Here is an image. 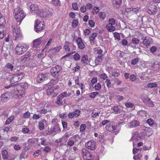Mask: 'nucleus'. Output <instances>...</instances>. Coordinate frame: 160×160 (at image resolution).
<instances>
[{
  "instance_id": "61",
  "label": "nucleus",
  "mask_w": 160,
  "mask_h": 160,
  "mask_svg": "<svg viewBox=\"0 0 160 160\" xmlns=\"http://www.w3.org/2000/svg\"><path fill=\"white\" fill-rule=\"evenodd\" d=\"M41 141V144L44 146L47 145L48 143L46 142V140L43 138H41L40 139Z\"/></svg>"
},
{
  "instance_id": "63",
  "label": "nucleus",
  "mask_w": 160,
  "mask_h": 160,
  "mask_svg": "<svg viewBox=\"0 0 160 160\" xmlns=\"http://www.w3.org/2000/svg\"><path fill=\"white\" fill-rule=\"evenodd\" d=\"M114 37L115 38L118 40H120V37L119 34L117 32H115L114 33Z\"/></svg>"
},
{
  "instance_id": "12",
  "label": "nucleus",
  "mask_w": 160,
  "mask_h": 160,
  "mask_svg": "<svg viewBox=\"0 0 160 160\" xmlns=\"http://www.w3.org/2000/svg\"><path fill=\"white\" fill-rule=\"evenodd\" d=\"M96 143L93 140H91L85 143V146L88 149L93 150L96 148Z\"/></svg>"
},
{
  "instance_id": "22",
  "label": "nucleus",
  "mask_w": 160,
  "mask_h": 160,
  "mask_svg": "<svg viewBox=\"0 0 160 160\" xmlns=\"http://www.w3.org/2000/svg\"><path fill=\"white\" fill-rule=\"evenodd\" d=\"M2 155L3 159L7 160L9 158V154L7 150L4 149L1 152Z\"/></svg>"
},
{
  "instance_id": "56",
  "label": "nucleus",
  "mask_w": 160,
  "mask_h": 160,
  "mask_svg": "<svg viewBox=\"0 0 160 160\" xmlns=\"http://www.w3.org/2000/svg\"><path fill=\"white\" fill-rule=\"evenodd\" d=\"M98 94L99 93L98 92H93L91 93L90 95H89V97L90 98H93Z\"/></svg>"
},
{
  "instance_id": "15",
  "label": "nucleus",
  "mask_w": 160,
  "mask_h": 160,
  "mask_svg": "<svg viewBox=\"0 0 160 160\" xmlns=\"http://www.w3.org/2000/svg\"><path fill=\"white\" fill-rule=\"evenodd\" d=\"M116 127L115 126H112V124H108L106 126V129L108 131L111 132L112 133L117 134L118 132V131L116 130Z\"/></svg>"
},
{
  "instance_id": "34",
  "label": "nucleus",
  "mask_w": 160,
  "mask_h": 160,
  "mask_svg": "<svg viewBox=\"0 0 160 160\" xmlns=\"http://www.w3.org/2000/svg\"><path fill=\"white\" fill-rule=\"evenodd\" d=\"M119 70H115L112 72V75L114 77H118L120 74Z\"/></svg>"
},
{
  "instance_id": "42",
  "label": "nucleus",
  "mask_w": 160,
  "mask_h": 160,
  "mask_svg": "<svg viewBox=\"0 0 160 160\" xmlns=\"http://www.w3.org/2000/svg\"><path fill=\"white\" fill-rule=\"evenodd\" d=\"M52 3L55 6H60V2L59 0H52Z\"/></svg>"
},
{
  "instance_id": "6",
  "label": "nucleus",
  "mask_w": 160,
  "mask_h": 160,
  "mask_svg": "<svg viewBox=\"0 0 160 160\" xmlns=\"http://www.w3.org/2000/svg\"><path fill=\"white\" fill-rule=\"evenodd\" d=\"M25 73L23 72H19L14 74L11 79V82L12 83L17 82L21 80L24 77Z\"/></svg>"
},
{
  "instance_id": "64",
  "label": "nucleus",
  "mask_w": 160,
  "mask_h": 160,
  "mask_svg": "<svg viewBox=\"0 0 160 160\" xmlns=\"http://www.w3.org/2000/svg\"><path fill=\"white\" fill-rule=\"evenodd\" d=\"M156 63L157 65L156 68H158L157 69V72L160 73V62L157 61Z\"/></svg>"
},
{
  "instance_id": "51",
  "label": "nucleus",
  "mask_w": 160,
  "mask_h": 160,
  "mask_svg": "<svg viewBox=\"0 0 160 160\" xmlns=\"http://www.w3.org/2000/svg\"><path fill=\"white\" fill-rule=\"evenodd\" d=\"M114 81L118 85L121 84L122 82V81L118 78H115L114 79Z\"/></svg>"
},
{
  "instance_id": "50",
  "label": "nucleus",
  "mask_w": 160,
  "mask_h": 160,
  "mask_svg": "<svg viewBox=\"0 0 160 160\" xmlns=\"http://www.w3.org/2000/svg\"><path fill=\"white\" fill-rule=\"evenodd\" d=\"M41 153V150H38L35 151L33 154V156L34 157H38Z\"/></svg>"
},
{
  "instance_id": "33",
  "label": "nucleus",
  "mask_w": 160,
  "mask_h": 160,
  "mask_svg": "<svg viewBox=\"0 0 160 160\" xmlns=\"http://www.w3.org/2000/svg\"><path fill=\"white\" fill-rule=\"evenodd\" d=\"M30 113L28 111H27L23 114L22 118L24 119H27L30 117Z\"/></svg>"
},
{
  "instance_id": "40",
  "label": "nucleus",
  "mask_w": 160,
  "mask_h": 160,
  "mask_svg": "<svg viewBox=\"0 0 160 160\" xmlns=\"http://www.w3.org/2000/svg\"><path fill=\"white\" fill-rule=\"evenodd\" d=\"M132 138L130 139V141L132 140H135L136 141V140L137 139V137L138 136V133L137 132H136L132 133Z\"/></svg>"
},
{
  "instance_id": "32",
  "label": "nucleus",
  "mask_w": 160,
  "mask_h": 160,
  "mask_svg": "<svg viewBox=\"0 0 160 160\" xmlns=\"http://www.w3.org/2000/svg\"><path fill=\"white\" fill-rule=\"evenodd\" d=\"M54 133L57 132L59 131L60 130V128L59 127V124H56L52 128Z\"/></svg>"
},
{
  "instance_id": "53",
  "label": "nucleus",
  "mask_w": 160,
  "mask_h": 160,
  "mask_svg": "<svg viewBox=\"0 0 160 160\" xmlns=\"http://www.w3.org/2000/svg\"><path fill=\"white\" fill-rule=\"evenodd\" d=\"M74 59L76 61H78L80 59V56L78 53L75 54L73 56Z\"/></svg>"
},
{
  "instance_id": "13",
  "label": "nucleus",
  "mask_w": 160,
  "mask_h": 160,
  "mask_svg": "<svg viewBox=\"0 0 160 160\" xmlns=\"http://www.w3.org/2000/svg\"><path fill=\"white\" fill-rule=\"evenodd\" d=\"M48 74L47 73L39 74L37 78V80L38 82L40 83L47 80L48 78Z\"/></svg>"
},
{
  "instance_id": "29",
  "label": "nucleus",
  "mask_w": 160,
  "mask_h": 160,
  "mask_svg": "<svg viewBox=\"0 0 160 160\" xmlns=\"http://www.w3.org/2000/svg\"><path fill=\"white\" fill-rule=\"evenodd\" d=\"M46 122V121H43L42 122H38L39 128L40 130L44 129L45 127L44 122Z\"/></svg>"
},
{
  "instance_id": "25",
  "label": "nucleus",
  "mask_w": 160,
  "mask_h": 160,
  "mask_svg": "<svg viewBox=\"0 0 160 160\" xmlns=\"http://www.w3.org/2000/svg\"><path fill=\"white\" fill-rule=\"evenodd\" d=\"M106 28L109 32L114 31L116 29L115 27L113 25L108 24L106 25Z\"/></svg>"
},
{
  "instance_id": "57",
  "label": "nucleus",
  "mask_w": 160,
  "mask_h": 160,
  "mask_svg": "<svg viewBox=\"0 0 160 160\" xmlns=\"http://www.w3.org/2000/svg\"><path fill=\"white\" fill-rule=\"evenodd\" d=\"M86 128V125L85 124H82L81 125L80 128V131L82 132H83L85 129Z\"/></svg>"
},
{
  "instance_id": "20",
  "label": "nucleus",
  "mask_w": 160,
  "mask_h": 160,
  "mask_svg": "<svg viewBox=\"0 0 160 160\" xmlns=\"http://www.w3.org/2000/svg\"><path fill=\"white\" fill-rule=\"evenodd\" d=\"M80 111L79 109L76 110L73 112L70 113L68 115V117L69 118H72L75 117H78L80 114Z\"/></svg>"
},
{
  "instance_id": "17",
  "label": "nucleus",
  "mask_w": 160,
  "mask_h": 160,
  "mask_svg": "<svg viewBox=\"0 0 160 160\" xmlns=\"http://www.w3.org/2000/svg\"><path fill=\"white\" fill-rule=\"evenodd\" d=\"M78 48L80 49H83L85 47V44L83 42L82 39L80 38H78L76 40Z\"/></svg>"
},
{
  "instance_id": "11",
  "label": "nucleus",
  "mask_w": 160,
  "mask_h": 160,
  "mask_svg": "<svg viewBox=\"0 0 160 160\" xmlns=\"http://www.w3.org/2000/svg\"><path fill=\"white\" fill-rule=\"evenodd\" d=\"M83 158L86 160H92L93 159V156L91 154L90 152L86 150L85 149H83Z\"/></svg>"
},
{
  "instance_id": "24",
  "label": "nucleus",
  "mask_w": 160,
  "mask_h": 160,
  "mask_svg": "<svg viewBox=\"0 0 160 160\" xmlns=\"http://www.w3.org/2000/svg\"><path fill=\"white\" fill-rule=\"evenodd\" d=\"M112 110L116 114H120L123 112V110L118 107L115 106L112 108Z\"/></svg>"
},
{
  "instance_id": "59",
  "label": "nucleus",
  "mask_w": 160,
  "mask_h": 160,
  "mask_svg": "<svg viewBox=\"0 0 160 160\" xmlns=\"http://www.w3.org/2000/svg\"><path fill=\"white\" fill-rule=\"evenodd\" d=\"M73 8L75 10H77L78 9V6L77 3H73L72 4Z\"/></svg>"
},
{
  "instance_id": "27",
  "label": "nucleus",
  "mask_w": 160,
  "mask_h": 160,
  "mask_svg": "<svg viewBox=\"0 0 160 160\" xmlns=\"http://www.w3.org/2000/svg\"><path fill=\"white\" fill-rule=\"evenodd\" d=\"M43 54L42 53H41L38 54L37 56H34L33 57H32V59L37 61L39 60V59L43 58Z\"/></svg>"
},
{
  "instance_id": "52",
  "label": "nucleus",
  "mask_w": 160,
  "mask_h": 160,
  "mask_svg": "<svg viewBox=\"0 0 160 160\" xmlns=\"http://www.w3.org/2000/svg\"><path fill=\"white\" fill-rule=\"evenodd\" d=\"M95 52L97 54H100L102 53L103 51L100 48H98L97 49L95 50Z\"/></svg>"
},
{
  "instance_id": "4",
  "label": "nucleus",
  "mask_w": 160,
  "mask_h": 160,
  "mask_svg": "<svg viewBox=\"0 0 160 160\" xmlns=\"http://www.w3.org/2000/svg\"><path fill=\"white\" fill-rule=\"evenodd\" d=\"M29 47V46L25 43L18 44L15 48L16 53L18 55H21L27 50Z\"/></svg>"
},
{
  "instance_id": "2",
  "label": "nucleus",
  "mask_w": 160,
  "mask_h": 160,
  "mask_svg": "<svg viewBox=\"0 0 160 160\" xmlns=\"http://www.w3.org/2000/svg\"><path fill=\"white\" fill-rule=\"evenodd\" d=\"M13 15L16 21L18 23H17L18 25L21 24L22 20L26 16L25 14L20 7H17L14 9Z\"/></svg>"
},
{
  "instance_id": "31",
  "label": "nucleus",
  "mask_w": 160,
  "mask_h": 160,
  "mask_svg": "<svg viewBox=\"0 0 160 160\" xmlns=\"http://www.w3.org/2000/svg\"><path fill=\"white\" fill-rule=\"evenodd\" d=\"M62 98H62L61 97H59V95H58L57 97V100L56 101L55 103L59 105H62Z\"/></svg>"
},
{
  "instance_id": "23",
  "label": "nucleus",
  "mask_w": 160,
  "mask_h": 160,
  "mask_svg": "<svg viewBox=\"0 0 160 160\" xmlns=\"http://www.w3.org/2000/svg\"><path fill=\"white\" fill-rule=\"evenodd\" d=\"M63 48L65 51L69 52L71 48V43L68 42H66L63 46Z\"/></svg>"
},
{
  "instance_id": "38",
  "label": "nucleus",
  "mask_w": 160,
  "mask_h": 160,
  "mask_svg": "<svg viewBox=\"0 0 160 160\" xmlns=\"http://www.w3.org/2000/svg\"><path fill=\"white\" fill-rule=\"evenodd\" d=\"M56 79H52L50 82V84L51 85H54L57 84L58 82L59 78H56Z\"/></svg>"
},
{
  "instance_id": "55",
  "label": "nucleus",
  "mask_w": 160,
  "mask_h": 160,
  "mask_svg": "<svg viewBox=\"0 0 160 160\" xmlns=\"http://www.w3.org/2000/svg\"><path fill=\"white\" fill-rule=\"evenodd\" d=\"M41 117V116L39 114H33L32 118L33 120H37L39 119Z\"/></svg>"
},
{
  "instance_id": "58",
  "label": "nucleus",
  "mask_w": 160,
  "mask_h": 160,
  "mask_svg": "<svg viewBox=\"0 0 160 160\" xmlns=\"http://www.w3.org/2000/svg\"><path fill=\"white\" fill-rule=\"evenodd\" d=\"M147 122L150 126H152L153 124L154 121L152 119L149 118L147 120Z\"/></svg>"
},
{
  "instance_id": "43",
  "label": "nucleus",
  "mask_w": 160,
  "mask_h": 160,
  "mask_svg": "<svg viewBox=\"0 0 160 160\" xmlns=\"http://www.w3.org/2000/svg\"><path fill=\"white\" fill-rule=\"evenodd\" d=\"M140 40L136 38H133L131 40V42L133 44H139Z\"/></svg>"
},
{
  "instance_id": "7",
  "label": "nucleus",
  "mask_w": 160,
  "mask_h": 160,
  "mask_svg": "<svg viewBox=\"0 0 160 160\" xmlns=\"http://www.w3.org/2000/svg\"><path fill=\"white\" fill-rule=\"evenodd\" d=\"M157 8V7L156 6L149 3L148 4L146 8V10L151 15H154L156 13Z\"/></svg>"
},
{
  "instance_id": "18",
  "label": "nucleus",
  "mask_w": 160,
  "mask_h": 160,
  "mask_svg": "<svg viewBox=\"0 0 160 160\" xmlns=\"http://www.w3.org/2000/svg\"><path fill=\"white\" fill-rule=\"evenodd\" d=\"M112 3L115 8L118 9L121 7L122 0H112Z\"/></svg>"
},
{
  "instance_id": "28",
  "label": "nucleus",
  "mask_w": 160,
  "mask_h": 160,
  "mask_svg": "<svg viewBox=\"0 0 160 160\" xmlns=\"http://www.w3.org/2000/svg\"><path fill=\"white\" fill-rule=\"evenodd\" d=\"M101 56H98L95 60V65L93 66H96L101 63L102 60V57Z\"/></svg>"
},
{
  "instance_id": "21",
  "label": "nucleus",
  "mask_w": 160,
  "mask_h": 160,
  "mask_svg": "<svg viewBox=\"0 0 160 160\" xmlns=\"http://www.w3.org/2000/svg\"><path fill=\"white\" fill-rule=\"evenodd\" d=\"M141 39L143 40V44L146 46H148L150 44L152 40L151 38L147 37H142L141 38Z\"/></svg>"
},
{
  "instance_id": "10",
  "label": "nucleus",
  "mask_w": 160,
  "mask_h": 160,
  "mask_svg": "<svg viewBox=\"0 0 160 160\" xmlns=\"http://www.w3.org/2000/svg\"><path fill=\"white\" fill-rule=\"evenodd\" d=\"M12 94L10 92H6L2 94L0 97L1 101L2 102H5L9 100Z\"/></svg>"
},
{
  "instance_id": "48",
  "label": "nucleus",
  "mask_w": 160,
  "mask_h": 160,
  "mask_svg": "<svg viewBox=\"0 0 160 160\" xmlns=\"http://www.w3.org/2000/svg\"><path fill=\"white\" fill-rule=\"evenodd\" d=\"M3 22H2L1 23H0V32H6V28L3 25Z\"/></svg>"
},
{
  "instance_id": "41",
  "label": "nucleus",
  "mask_w": 160,
  "mask_h": 160,
  "mask_svg": "<svg viewBox=\"0 0 160 160\" xmlns=\"http://www.w3.org/2000/svg\"><path fill=\"white\" fill-rule=\"evenodd\" d=\"M101 86L99 83H97L94 86V88L96 91H99L101 89Z\"/></svg>"
},
{
  "instance_id": "1",
  "label": "nucleus",
  "mask_w": 160,
  "mask_h": 160,
  "mask_svg": "<svg viewBox=\"0 0 160 160\" xmlns=\"http://www.w3.org/2000/svg\"><path fill=\"white\" fill-rule=\"evenodd\" d=\"M28 84L27 83H25L23 85L18 86L17 87L11 85L5 87V88L7 89L11 88L12 90L14 91L13 94L17 95L18 98H20L24 96L25 89L28 88Z\"/></svg>"
},
{
  "instance_id": "30",
  "label": "nucleus",
  "mask_w": 160,
  "mask_h": 160,
  "mask_svg": "<svg viewBox=\"0 0 160 160\" xmlns=\"http://www.w3.org/2000/svg\"><path fill=\"white\" fill-rule=\"evenodd\" d=\"M138 114L141 117L147 116V111L143 110L139 111L138 112Z\"/></svg>"
},
{
  "instance_id": "44",
  "label": "nucleus",
  "mask_w": 160,
  "mask_h": 160,
  "mask_svg": "<svg viewBox=\"0 0 160 160\" xmlns=\"http://www.w3.org/2000/svg\"><path fill=\"white\" fill-rule=\"evenodd\" d=\"M99 10L100 9L98 7H94L92 10L93 14H97Z\"/></svg>"
},
{
  "instance_id": "5",
  "label": "nucleus",
  "mask_w": 160,
  "mask_h": 160,
  "mask_svg": "<svg viewBox=\"0 0 160 160\" xmlns=\"http://www.w3.org/2000/svg\"><path fill=\"white\" fill-rule=\"evenodd\" d=\"M62 70V68L61 66L56 65L51 69L50 71L51 75L54 78H59V73Z\"/></svg>"
},
{
  "instance_id": "36",
  "label": "nucleus",
  "mask_w": 160,
  "mask_h": 160,
  "mask_svg": "<svg viewBox=\"0 0 160 160\" xmlns=\"http://www.w3.org/2000/svg\"><path fill=\"white\" fill-rule=\"evenodd\" d=\"M81 62L84 63H86L88 61V56L86 55H84L81 58Z\"/></svg>"
},
{
  "instance_id": "39",
  "label": "nucleus",
  "mask_w": 160,
  "mask_h": 160,
  "mask_svg": "<svg viewBox=\"0 0 160 160\" xmlns=\"http://www.w3.org/2000/svg\"><path fill=\"white\" fill-rule=\"evenodd\" d=\"M14 117L13 116H10L9 118H8L5 123L6 124H8L11 123L14 119Z\"/></svg>"
},
{
  "instance_id": "9",
  "label": "nucleus",
  "mask_w": 160,
  "mask_h": 160,
  "mask_svg": "<svg viewBox=\"0 0 160 160\" xmlns=\"http://www.w3.org/2000/svg\"><path fill=\"white\" fill-rule=\"evenodd\" d=\"M49 13H48L47 11L48 10H41L40 13H38V15L40 16L41 17H46L48 16H51L53 13V11L51 8H48Z\"/></svg>"
},
{
  "instance_id": "60",
  "label": "nucleus",
  "mask_w": 160,
  "mask_h": 160,
  "mask_svg": "<svg viewBox=\"0 0 160 160\" xmlns=\"http://www.w3.org/2000/svg\"><path fill=\"white\" fill-rule=\"evenodd\" d=\"M125 106L128 108H132L133 106V104L130 102H127L125 103Z\"/></svg>"
},
{
  "instance_id": "26",
  "label": "nucleus",
  "mask_w": 160,
  "mask_h": 160,
  "mask_svg": "<svg viewBox=\"0 0 160 160\" xmlns=\"http://www.w3.org/2000/svg\"><path fill=\"white\" fill-rule=\"evenodd\" d=\"M41 42L40 38L36 39L33 41V46L34 47H37L40 44Z\"/></svg>"
},
{
  "instance_id": "62",
  "label": "nucleus",
  "mask_w": 160,
  "mask_h": 160,
  "mask_svg": "<svg viewBox=\"0 0 160 160\" xmlns=\"http://www.w3.org/2000/svg\"><path fill=\"white\" fill-rule=\"evenodd\" d=\"M16 158L15 156L13 154L9 155L8 158L7 160H14Z\"/></svg>"
},
{
  "instance_id": "49",
  "label": "nucleus",
  "mask_w": 160,
  "mask_h": 160,
  "mask_svg": "<svg viewBox=\"0 0 160 160\" xmlns=\"http://www.w3.org/2000/svg\"><path fill=\"white\" fill-rule=\"evenodd\" d=\"M157 49L156 47L154 46H152L150 48V51L151 53H153L157 51Z\"/></svg>"
},
{
  "instance_id": "3",
  "label": "nucleus",
  "mask_w": 160,
  "mask_h": 160,
  "mask_svg": "<svg viewBox=\"0 0 160 160\" xmlns=\"http://www.w3.org/2000/svg\"><path fill=\"white\" fill-rule=\"evenodd\" d=\"M15 25H12V33L13 38L14 40L16 41L21 40L22 38V35L21 31L20 29V27L17 26Z\"/></svg>"
},
{
  "instance_id": "37",
  "label": "nucleus",
  "mask_w": 160,
  "mask_h": 160,
  "mask_svg": "<svg viewBox=\"0 0 160 160\" xmlns=\"http://www.w3.org/2000/svg\"><path fill=\"white\" fill-rule=\"evenodd\" d=\"M145 134L147 136H151L152 133V129L150 128H147Z\"/></svg>"
},
{
  "instance_id": "47",
  "label": "nucleus",
  "mask_w": 160,
  "mask_h": 160,
  "mask_svg": "<svg viewBox=\"0 0 160 160\" xmlns=\"http://www.w3.org/2000/svg\"><path fill=\"white\" fill-rule=\"evenodd\" d=\"M98 16L99 18L101 19H102L103 20H104L106 18V15L102 12H100L98 14Z\"/></svg>"
},
{
  "instance_id": "14",
  "label": "nucleus",
  "mask_w": 160,
  "mask_h": 160,
  "mask_svg": "<svg viewBox=\"0 0 160 160\" xmlns=\"http://www.w3.org/2000/svg\"><path fill=\"white\" fill-rule=\"evenodd\" d=\"M29 8L32 13H36L38 15V13H40V9L39 8L37 4H32L30 6Z\"/></svg>"
},
{
  "instance_id": "35",
  "label": "nucleus",
  "mask_w": 160,
  "mask_h": 160,
  "mask_svg": "<svg viewBox=\"0 0 160 160\" xmlns=\"http://www.w3.org/2000/svg\"><path fill=\"white\" fill-rule=\"evenodd\" d=\"M97 34L96 33H92L89 37L90 41H92L94 42V40L97 36Z\"/></svg>"
},
{
  "instance_id": "19",
  "label": "nucleus",
  "mask_w": 160,
  "mask_h": 160,
  "mask_svg": "<svg viewBox=\"0 0 160 160\" xmlns=\"http://www.w3.org/2000/svg\"><path fill=\"white\" fill-rule=\"evenodd\" d=\"M140 125L139 122L137 120H134L128 123L127 126L130 128H135Z\"/></svg>"
},
{
  "instance_id": "46",
  "label": "nucleus",
  "mask_w": 160,
  "mask_h": 160,
  "mask_svg": "<svg viewBox=\"0 0 160 160\" xmlns=\"http://www.w3.org/2000/svg\"><path fill=\"white\" fill-rule=\"evenodd\" d=\"M109 23L108 24H110L111 25H114L115 24L116 21L113 18H110L109 20Z\"/></svg>"
},
{
  "instance_id": "45",
  "label": "nucleus",
  "mask_w": 160,
  "mask_h": 160,
  "mask_svg": "<svg viewBox=\"0 0 160 160\" xmlns=\"http://www.w3.org/2000/svg\"><path fill=\"white\" fill-rule=\"evenodd\" d=\"M157 84L154 83H151L147 84V87L150 88H153L154 87H157Z\"/></svg>"
},
{
  "instance_id": "8",
  "label": "nucleus",
  "mask_w": 160,
  "mask_h": 160,
  "mask_svg": "<svg viewBox=\"0 0 160 160\" xmlns=\"http://www.w3.org/2000/svg\"><path fill=\"white\" fill-rule=\"evenodd\" d=\"M36 24L35 25L34 29L36 32H38L44 29L45 26L43 21L38 20L37 21Z\"/></svg>"
},
{
  "instance_id": "16",
  "label": "nucleus",
  "mask_w": 160,
  "mask_h": 160,
  "mask_svg": "<svg viewBox=\"0 0 160 160\" xmlns=\"http://www.w3.org/2000/svg\"><path fill=\"white\" fill-rule=\"evenodd\" d=\"M142 100L144 103L146 105L149 107H152L154 106V105L152 102L148 97H146L142 98Z\"/></svg>"
},
{
  "instance_id": "54",
  "label": "nucleus",
  "mask_w": 160,
  "mask_h": 160,
  "mask_svg": "<svg viewBox=\"0 0 160 160\" xmlns=\"http://www.w3.org/2000/svg\"><path fill=\"white\" fill-rule=\"evenodd\" d=\"M138 60L139 58H134L132 61L131 62V64L132 65H135L138 61Z\"/></svg>"
}]
</instances>
